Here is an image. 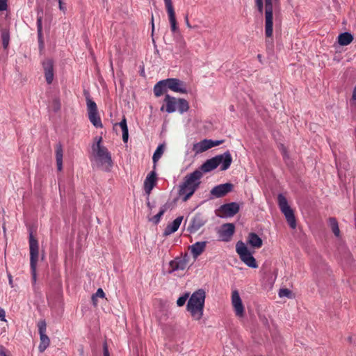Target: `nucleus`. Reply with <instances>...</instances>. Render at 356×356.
I'll return each instance as SVG.
<instances>
[{"instance_id":"45","label":"nucleus","mask_w":356,"mask_h":356,"mask_svg":"<svg viewBox=\"0 0 356 356\" xmlns=\"http://www.w3.org/2000/svg\"><path fill=\"white\" fill-rule=\"evenodd\" d=\"M104 356H110L107 343L105 342L103 345Z\"/></svg>"},{"instance_id":"29","label":"nucleus","mask_w":356,"mask_h":356,"mask_svg":"<svg viewBox=\"0 0 356 356\" xmlns=\"http://www.w3.org/2000/svg\"><path fill=\"white\" fill-rule=\"evenodd\" d=\"M329 225L331 227V229L334 234V236L337 238L340 237V230L339 227V224L335 218H330L328 220Z\"/></svg>"},{"instance_id":"2","label":"nucleus","mask_w":356,"mask_h":356,"mask_svg":"<svg viewBox=\"0 0 356 356\" xmlns=\"http://www.w3.org/2000/svg\"><path fill=\"white\" fill-rule=\"evenodd\" d=\"M102 138L100 137L97 143L92 147L97 165L105 171H110L113 166L111 154L108 149L101 145Z\"/></svg>"},{"instance_id":"20","label":"nucleus","mask_w":356,"mask_h":356,"mask_svg":"<svg viewBox=\"0 0 356 356\" xmlns=\"http://www.w3.org/2000/svg\"><path fill=\"white\" fill-rule=\"evenodd\" d=\"M217 160H220L219 161V165L221 164L220 170H227L232 162V157L229 151H227L222 154L217 155L216 156Z\"/></svg>"},{"instance_id":"26","label":"nucleus","mask_w":356,"mask_h":356,"mask_svg":"<svg viewBox=\"0 0 356 356\" xmlns=\"http://www.w3.org/2000/svg\"><path fill=\"white\" fill-rule=\"evenodd\" d=\"M353 40V35L349 32H344L338 36V42L342 46L349 44Z\"/></svg>"},{"instance_id":"1","label":"nucleus","mask_w":356,"mask_h":356,"mask_svg":"<svg viewBox=\"0 0 356 356\" xmlns=\"http://www.w3.org/2000/svg\"><path fill=\"white\" fill-rule=\"evenodd\" d=\"M203 173L196 170L185 176L183 183L179 186V194L182 196L183 201H187L199 188Z\"/></svg>"},{"instance_id":"23","label":"nucleus","mask_w":356,"mask_h":356,"mask_svg":"<svg viewBox=\"0 0 356 356\" xmlns=\"http://www.w3.org/2000/svg\"><path fill=\"white\" fill-rule=\"evenodd\" d=\"M183 220L182 216H179L175 219L171 223L168 224L164 229V235L168 236L175 233L179 229Z\"/></svg>"},{"instance_id":"57","label":"nucleus","mask_w":356,"mask_h":356,"mask_svg":"<svg viewBox=\"0 0 356 356\" xmlns=\"http://www.w3.org/2000/svg\"><path fill=\"white\" fill-rule=\"evenodd\" d=\"M154 24L152 23V31H154Z\"/></svg>"},{"instance_id":"16","label":"nucleus","mask_w":356,"mask_h":356,"mask_svg":"<svg viewBox=\"0 0 356 356\" xmlns=\"http://www.w3.org/2000/svg\"><path fill=\"white\" fill-rule=\"evenodd\" d=\"M233 189V184L230 183L222 184L213 187L211 191L213 197H222L231 192Z\"/></svg>"},{"instance_id":"19","label":"nucleus","mask_w":356,"mask_h":356,"mask_svg":"<svg viewBox=\"0 0 356 356\" xmlns=\"http://www.w3.org/2000/svg\"><path fill=\"white\" fill-rule=\"evenodd\" d=\"M156 173L155 170L151 171L147 175L144 181V190L147 194H150L156 184Z\"/></svg>"},{"instance_id":"35","label":"nucleus","mask_w":356,"mask_h":356,"mask_svg":"<svg viewBox=\"0 0 356 356\" xmlns=\"http://www.w3.org/2000/svg\"><path fill=\"white\" fill-rule=\"evenodd\" d=\"M255 8L257 9L260 15H262L264 10V0H254Z\"/></svg>"},{"instance_id":"7","label":"nucleus","mask_w":356,"mask_h":356,"mask_svg":"<svg viewBox=\"0 0 356 356\" xmlns=\"http://www.w3.org/2000/svg\"><path fill=\"white\" fill-rule=\"evenodd\" d=\"M236 252L239 255L241 260L248 266L254 268L257 267L255 259L245 243L241 241H238L236 244Z\"/></svg>"},{"instance_id":"6","label":"nucleus","mask_w":356,"mask_h":356,"mask_svg":"<svg viewBox=\"0 0 356 356\" xmlns=\"http://www.w3.org/2000/svg\"><path fill=\"white\" fill-rule=\"evenodd\" d=\"M277 204L281 212L284 214L290 228L295 229L297 226V222L294 214V211L290 207L287 199L282 193H280L277 195Z\"/></svg>"},{"instance_id":"4","label":"nucleus","mask_w":356,"mask_h":356,"mask_svg":"<svg viewBox=\"0 0 356 356\" xmlns=\"http://www.w3.org/2000/svg\"><path fill=\"white\" fill-rule=\"evenodd\" d=\"M165 105L161 108V111H165L168 113L175 112L177 110L181 114L186 112L189 109L188 102L182 98H175L167 94L164 98Z\"/></svg>"},{"instance_id":"56","label":"nucleus","mask_w":356,"mask_h":356,"mask_svg":"<svg viewBox=\"0 0 356 356\" xmlns=\"http://www.w3.org/2000/svg\"><path fill=\"white\" fill-rule=\"evenodd\" d=\"M348 339L349 341H351L352 338L350 337L348 338Z\"/></svg>"},{"instance_id":"36","label":"nucleus","mask_w":356,"mask_h":356,"mask_svg":"<svg viewBox=\"0 0 356 356\" xmlns=\"http://www.w3.org/2000/svg\"><path fill=\"white\" fill-rule=\"evenodd\" d=\"M165 212V209H163V208L161 209L159 212L152 218V220L155 224L159 223V222L161 220V218L162 217V216L164 214Z\"/></svg>"},{"instance_id":"46","label":"nucleus","mask_w":356,"mask_h":356,"mask_svg":"<svg viewBox=\"0 0 356 356\" xmlns=\"http://www.w3.org/2000/svg\"><path fill=\"white\" fill-rule=\"evenodd\" d=\"M0 320L1 321H6V312L4 309L0 308Z\"/></svg>"},{"instance_id":"14","label":"nucleus","mask_w":356,"mask_h":356,"mask_svg":"<svg viewBox=\"0 0 356 356\" xmlns=\"http://www.w3.org/2000/svg\"><path fill=\"white\" fill-rule=\"evenodd\" d=\"M207 218L200 213H195L191 219L190 225L188 229L191 233H194L198 231L207 222Z\"/></svg>"},{"instance_id":"27","label":"nucleus","mask_w":356,"mask_h":356,"mask_svg":"<svg viewBox=\"0 0 356 356\" xmlns=\"http://www.w3.org/2000/svg\"><path fill=\"white\" fill-rule=\"evenodd\" d=\"M186 261L182 259H176L170 262V266L173 271L178 270H184L186 267Z\"/></svg>"},{"instance_id":"12","label":"nucleus","mask_w":356,"mask_h":356,"mask_svg":"<svg viewBox=\"0 0 356 356\" xmlns=\"http://www.w3.org/2000/svg\"><path fill=\"white\" fill-rule=\"evenodd\" d=\"M167 83L168 88L173 92L181 94L187 93L186 84L181 80L175 78L164 79Z\"/></svg>"},{"instance_id":"55","label":"nucleus","mask_w":356,"mask_h":356,"mask_svg":"<svg viewBox=\"0 0 356 356\" xmlns=\"http://www.w3.org/2000/svg\"><path fill=\"white\" fill-rule=\"evenodd\" d=\"M257 57H258L259 60L260 61H261V56L260 54H258Z\"/></svg>"},{"instance_id":"51","label":"nucleus","mask_w":356,"mask_h":356,"mask_svg":"<svg viewBox=\"0 0 356 356\" xmlns=\"http://www.w3.org/2000/svg\"><path fill=\"white\" fill-rule=\"evenodd\" d=\"M92 302L95 306L97 305V298H96L94 295L92 296Z\"/></svg>"},{"instance_id":"41","label":"nucleus","mask_w":356,"mask_h":356,"mask_svg":"<svg viewBox=\"0 0 356 356\" xmlns=\"http://www.w3.org/2000/svg\"><path fill=\"white\" fill-rule=\"evenodd\" d=\"M265 2V35L267 36V0H264Z\"/></svg>"},{"instance_id":"52","label":"nucleus","mask_w":356,"mask_h":356,"mask_svg":"<svg viewBox=\"0 0 356 356\" xmlns=\"http://www.w3.org/2000/svg\"><path fill=\"white\" fill-rule=\"evenodd\" d=\"M185 21H186V26H187V27H188V28H189V29L193 28V26H192L191 25V24L189 23L188 16H186V17H185Z\"/></svg>"},{"instance_id":"18","label":"nucleus","mask_w":356,"mask_h":356,"mask_svg":"<svg viewBox=\"0 0 356 356\" xmlns=\"http://www.w3.org/2000/svg\"><path fill=\"white\" fill-rule=\"evenodd\" d=\"M235 227L232 223H226L219 231V236L223 241H229L234 234Z\"/></svg>"},{"instance_id":"40","label":"nucleus","mask_w":356,"mask_h":356,"mask_svg":"<svg viewBox=\"0 0 356 356\" xmlns=\"http://www.w3.org/2000/svg\"><path fill=\"white\" fill-rule=\"evenodd\" d=\"M280 149L282 152V156H283V159L286 161L287 159H289V154L286 151V147L284 146V145L281 144L280 145Z\"/></svg>"},{"instance_id":"3","label":"nucleus","mask_w":356,"mask_h":356,"mask_svg":"<svg viewBox=\"0 0 356 356\" xmlns=\"http://www.w3.org/2000/svg\"><path fill=\"white\" fill-rule=\"evenodd\" d=\"M205 296V291L203 289H198L188 300L187 310L195 320H200L202 317Z\"/></svg>"},{"instance_id":"34","label":"nucleus","mask_w":356,"mask_h":356,"mask_svg":"<svg viewBox=\"0 0 356 356\" xmlns=\"http://www.w3.org/2000/svg\"><path fill=\"white\" fill-rule=\"evenodd\" d=\"M56 161L63 160V147L60 143L56 145Z\"/></svg>"},{"instance_id":"13","label":"nucleus","mask_w":356,"mask_h":356,"mask_svg":"<svg viewBox=\"0 0 356 356\" xmlns=\"http://www.w3.org/2000/svg\"><path fill=\"white\" fill-rule=\"evenodd\" d=\"M232 305L234 307L236 316L238 317H243L245 314V309L240 298L239 293L237 290L232 291Z\"/></svg>"},{"instance_id":"49","label":"nucleus","mask_w":356,"mask_h":356,"mask_svg":"<svg viewBox=\"0 0 356 356\" xmlns=\"http://www.w3.org/2000/svg\"><path fill=\"white\" fill-rule=\"evenodd\" d=\"M271 336H272V338L274 341H277L278 340V336L277 334V331H275V332H271Z\"/></svg>"},{"instance_id":"54","label":"nucleus","mask_w":356,"mask_h":356,"mask_svg":"<svg viewBox=\"0 0 356 356\" xmlns=\"http://www.w3.org/2000/svg\"><path fill=\"white\" fill-rule=\"evenodd\" d=\"M9 284L11 285V286L13 287V280H12V277L11 275H9Z\"/></svg>"},{"instance_id":"43","label":"nucleus","mask_w":356,"mask_h":356,"mask_svg":"<svg viewBox=\"0 0 356 356\" xmlns=\"http://www.w3.org/2000/svg\"><path fill=\"white\" fill-rule=\"evenodd\" d=\"M96 298H104L105 296V293L104 292V291L102 290V289L99 288L97 289V292L93 294Z\"/></svg>"},{"instance_id":"17","label":"nucleus","mask_w":356,"mask_h":356,"mask_svg":"<svg viewBox=\"0 0 356 356\" xmlns=\"http://www.w3.org/2000/svg\"><path fill=\"white\" fill-rule=\"evenodd\" d=\"M44 77L47 83L51 84L54 77V62L51 59H46L42 62Z\"/></svg>"},{"instance_id":"37","label":"nucleus","mask_w":356,"mask_h":356,"mask_svg":"<svg viewBox=\"0 0 356 356\" xmlns=\"http://www.w3.org/2000/svg\"><path fill=\"white\" fill-rule=\"evenodd\" d=\"M188 296H189V294L186 293L185 295L179 297L177 301V305L179 307L183 306L186 303V301L187 300Z\"/></svg>"},{"instance_id":"48","label":"nucleus","mask_w":356,"mask_h":356,"mask_svg":"<svg viewBox=\"0 0 356 356\" xmlns=\"http://www.w3.org/2000/svg\"><path fill=\"white\" fill-rule=\"evenodd\" d=\"M57 168L58 171H61L63 169V160L56 161Z\"/></svg>"},{"instance_id":"50","label":"nucleus","mask_w":356,"mask_h":356,"mask_svg":"<svg viewBox=\"0 0 356 356\" xmlns=\"http://www.w3.org/2000/svg\"><path fill=\"white\" fill-rule=\"evenodd\" d=\"M0 356H7L3 347H0Z\"/></svg>"},{"instance_id":"22","label":"nucleus","mask_w":356,"mask_h":356,"mask_svg":"<svg viewBox=\"0 0 356 356\" xmlns=\"http://www.w3.org/2000/svg\"><path fill=\"white\" fill-rule=\"evenodd\" d=\"M207 241L196 242L190 246L191 252L194 259H197L205 250Z\"/></svg>"},{"instance_id":"25","label":"nucleus","mask_w":356,"mask_h":356,"mask_svg":"<svg viewBox=\"0 0 356 356\" xmlns=\"http://www.w3.org/2000/svg\"><path fill=\"white\" fill-rule=\"evenodd\" d=\"M168 88L167 83L164 80L159 81L154 87V95L157 97L166 92Z\"/></svg>"},{"instance_id":"44","label":"nucleus","mask_w":356,"mask_h":356,"mask_svg":"<svg viewBox=\"0 0 356 356\" xmlns=\"http://www.w3.org/2000/svg\"><path fill=\"white\" fill-rule=\"evenodd\" d=\"M274 12H275V15H277V8H275V11ZM275 26H277V27L280 28V24H281V20H280V19L279 18L278 16L275 17Z\"/></svg>"},{"instance_id":"32","label":"nucleus","mask_w":356,"mask_h":356,"mask_svg":"<svg viewBox=\"0 0 356 356\" xmlns=\"http://www.w3.org/2000/svg\"><path fill=\"white\" fill-rule=\"evenodd\" d=\"M1 38L2 40V44L4 49H6L9 44L10 34L9 31L6 29H3L1 31Z\"/></svg>"},{"instance_id":"9","label":"nucleus","mask_w":356,"mask_h":356,"mask_svg":"<svg viewBox=\"0 0 356 356\" xmlns=\"http://www.w3.org/2000/svg\"><path fill=\"white\" fill-rule=\"evenodd\" d=\"M37 326L38 328L40 341L38 346V350L40 353H43L50 344V339L46 334L47 323L44 320H40L38 322Z\"/></svg>"},{"instance_id":"5","label":"nucleus","mask_w":356,"mask_h":356,"mask_svg":"<svg viewBox=\"0 0 356 356\" xmlns=\"http://www.w3.org/2000/svg\"><path fill=\"white\" fill-rule=\"evenodd\" d=\"M29 243L31 278L33 284H35L37 281L36 268L39 257V244L38 240L34 237L32 232L29 234Z\"/></svg>"},{"instance_id":"39","label":"nucleus","mask_w":356,"mask_h":356,"mask_svg":"<svg viewBox=\"0 0 356 356\" xmlns=\"http://www.w3.org/2000/svg\"><path fill=\"white\" fill-rule=\"evenodd\" d=\"M60 108V100L57 98L53 99L52 108L54 111H58Z\"/></svg>"},{"instance_id":"8","label":"nucleus","mask_w":356,"mask_h":356,"mask_svg":"<svg viewBox=\"0 0 356 356\" xmlns=\"http://www.w3.org/2000/svg\"><path fill=\"white\" fill-rule=\"evenodd\" d=\"M86 99L88 118L95 127H102L101 118L99 115L96 103L90 98L88 92H84Z\"/></svg>"},{"instance_id":"42","label":"nucleus","mask_w":356,"mask_h":356,"mask_svg":"<svg viewBox=\"0 0 356 356\" xmlns=\"http://www.w3.org/2000/svg\"><path fill=\"white\" fill-rule=\"evenodd\" d=\"M7 1L8 0H0V11H4L7 9Z\"/></svg>"},{"instance_id":"53","label":"nucleus","mask_w":356,"mask_h":356,"mask_svg":"<svg viewBox=\"0 0 356 356\" xmlns=\"http://www.w3.org/2000/svg\"><path fill=\"white\" fill-rule=\"evenodd\" d=\"M352 99L356 101V86H355L353 91Z\"/></svg>"},{"instance_id":"15","label":"nucleus","mask_w":356,"mask_h":356,"mask_svg":"<svg viewBox=\"0 0 356 356\" xmlns=\"http://www.w3.org/2000/svg\"><path fill=\"white\" fill-rule=\"evenodd\" d=\"M165 6L166 11L168 15L170 24L171 31L175 33L178 30L175 12L173 8L172 0H163Z\"/></svg>"},{"instance_id":"10","label":"nucleus","mask_w":356,"mask_h":356,"mask_svg":"<svg viewBox=\"0 0 356 356\" xmlns=\"http://www.w3.org/2000/svg\"><path fill=\"white\" fill-rule=\"evenodd\" d=\"M239 211V205L236 202L222 204L216 211V215L220 218L232 217Z\"/></svg>"},{"instance_id":"21","label":"nucleus","mask_w":356,"mask_h":356,"mask_svg":"<svg viewBox=\"0 0 356 356\" xmlns=\"http://www.w3.org/2000/svg\"><path fill=\"white\" fill-rule=\"evenodd\" d=\"M217 160L216 156L210 159L207 160L200 167L199 170L203 172H209L216 169L219 165V161Z\"/></svg>"},{"instance_id":"31","label":"nucleus","mask_w":356,"mask_h":356,"mask_svg":"<svg viewBox=\"0 0 356 356\" xmlns=\"http://www.w3.org/2000/svg\"><path fill=\"white\" fill-rule=\"evenodd\" d=\"M273 8L271 0H268V38L272 35L273 33Z\"/></svg>"},{"instance_id":"33","label":"nucleus","mask_w":356,"mask_h":356,"mask_svg":"<svg viewBox=\"0 0 356 356\" xmlns=\"http://www.w3.org/2000/svg\"><path fill=\"white\" fill-rule=\"evenodd\" d=\"M278 296L280 298H287L289 299L293 298L292 291L286 288L280 289L278 292Z\"/></svg>"},{"instance_id":"38","label":"nucleus","mask_w":356,"mask_h":356,"mask_svg":"<svg viewBox=\"0 0 356 356\" xmlns=\"http://www.w3.org/2000/svg\"><path fill=\"white\" fill-rule=\"evenodd\" d=\"M37 28H38V38L40 39L42 37V17H39L37 19Z\"/></svg>"},{"instance_id":"24","label":"nucleus","mask_w":356,"mask_h":356,"mask_svg":"<svg viewBox=\"0 0 356 356\" xmlns=\"http://www.w3.org/2000/svg\"><path fill=\"white\" fill-rule=\"evenodd\" d=\"M247 243L252 248L258 249L262 246L263 241L257 234L251 232L248 236Z\"/></svg>"},{"instance_id":"30","label":"nucleus","mask_w":356,"mask_h":356,"mask_svg":"<svg viewBox=\"0 0 356 356\" xmlns=\"http://www.w3.org/2000/svg\"><path fill=\"white\" fill-rule=\"evenodd\" d=\"M164 149H165L164 144H161L157 147L156 151L154 152L153 156H152V160L154 163V168H156V162L161 159V156L163 155V154L164 152Z\"/></svg>"},{"instance_id":"11","label":"nucleus","mask_w":356,"mask_h":356,"mask_svg":"<svg viewBox=\"0 0 356 356\" xmlns=\"http://www.w3.org/2000/svg\"><path fill=\"white\" fill-rule=\"evenodd\" d=\"M222 143L223 140H212L210 139H204L199 143L194 144L193 149L194 152H195V153H202L213 147L220 145Z\"/></svg>"},{"instance_id":"47","label":"nucleus","mask_w":356,"mask_h":356,"mask_svg":"<svg viewBox=\"0 0 356 356\" xmlns=\"http://www.w3.org/2000/svg\"><path fill=\"white\" fill-rule=\"evenodd\" d=\"M59 9L65 13L66 8L63 6V0H58Z\"/></svg>"},{"instance_id":"28","label":"nucleus","mask_w":356,"mask_h":356,"mask_svg":"<svg viewBox=\"0 0 356 356\" xmlns=\"http://www.w3.org/2000/svg\"><path fill=\"white\" fill-rule=\"evenodd\" d=\"M119 125L122 131V140L124 143H127L128 141L129 138V131H128V127L127 124V120L125 117L123 118L122 121L118 123L115 124V126Z\"/></svg>"}]
</instances>
